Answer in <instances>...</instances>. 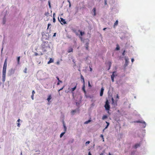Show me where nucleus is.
I'll list each match as a JSON object with an SVG mask.
<instances>
[{
    "mask_svg": "<svg viewBox=\"0 0 155 155\" xmlns=\"http://www.w3.org/2000/svg\"><path fill=\"white\" fill-rule=\"evenodd\" d=\"M42 41L43 43L42 45L43 50L44 51H47L48 49V34L46 33L45 34L44 32L42 33Z\"/></svg>",
    "mask_w": 155,
    "mask_h": 155,
    "instance_id": "f257e3e1",
    "label": "nucleus"
},
{
    "mask_svg": "<svg viewBox=\"0 0 155 155\" xmlns=\"http://www.w3.org/2000/svg\"><path fill=\"white\" fill-rule=\"evenodd\" d=\"M7 65V59H6L5 60V62L3 65L2 70V81L3 82H4L5 80L6 72Z\"/></svg>",
    "mask_w": 155,
    "mask_h": 155,
    "instance_id": "f03ea898",
    "label": "nucleus"
},
{
    "mask_svg": "<svg viewBox=\"0 0 155 155\" xmlns=\"http://www.w3.org/2000/svg\"><path fill=\"white\" fill-rule=\"evenodd\" d=\"M104 107L106 110H109L110 109V106L109 104V102L107 100L106 101Z\"/></svg>",
    "mask_w": 155,
    "mask_h": 155,
    "instance_id": "7ed1b4c3",
    "label": "nucleus"
},
{
    "mask_svg": "<svg viewBox=\"0 0 155 155\" xmlns=\"http://www.w3.org/2000/svg\"><path fill=\"white\" fill-rule=\"evenodd\" d=\"M14 73V70L12 68H11L9 69L8 71V76H10L12 74H13Z\"/></svg>",
    "mask_w": 155,
    "mask_h": 155,
    "instance_id": "20e7f679",
    "label": "nucleus"
},
{
    "mask_svg": "<svg viewBox=\"0 0 155 155\" xmlns=\"http://www.w3.org/2000/svg\"><path fill=\"white\" fill-rule=\"evenodd\" d=\"M77 86V84L75 85L74 87H73L71 89L68 88V90H69V91H71L72 94H74L73 91L76 89Z\"/></svg>",
    "mask_w": 155,
    "mask_h": 155,
    "instance_id": "39448f33",
    "label": "nucleus"
},
{
    "mask_svg": "<svg viewBox=\"0 0 155 155\" xmlns=\"http://www.w3.org/2000/svg\"><path fill=\"white\" fill-rule=\"evenodd\" d=\"M112 105L114 106H116L117 105V102L118 101V100H116L115 101L114 100V98H112Z\"/></svg>",
    "mask_w": 155,
    "mask_h": 155,
    "instance_id": "423d86ee",
    "label": "nucleus"
},
{
    "mask_svg": "<svg viewBox=\"0 0 155 155\" xmlns=\"http://www.w3.org/2000/svg\"><path fill=\"white\" fill-rule=\"evenodd\" d=\"M82 90L84 91V94L85 95H86V91L85 90V83L84 84H83V85L82 88Z\"/></svg>",
    "mask_w": 155,
    "mask_h": 155,
    "instance_id": "0eeeda50",
    "label": "nucleus"
},
{
    "mask_svg": "<svg viewBox=\"0 0 155 155\" xmlns=\"http://www.w3.org/2000/svg\"><path fill=\"white\" fill-rule=\"evenodd\" d=\"M115 73V72H113L111 76V80H112V81L113 82H114V77H115V75H114V73Z\"/></svg>",
    "mask_w": 155,
    "mask_h": 155,
    "instance_id": "6e6552de",
    "label": "nucleus"
},
{
    "mask_svg": "<svg viewBox=\"0 0 155 155\" xmlns=\"http://www.w3.org/2000/svg\"><path fill=\"white\" fill-rule=\"evenodd\" d=\"M60 19H61V20L60 21L61 22H62L64 24H66V21H65V20L63 18H61Z\"/></svg>",
    "mask_w": 155,
    "mask_h": 155,
    "instance_id": "1a4fd4ad",
    "label": "nucleus"
},
{
    "mask_svg": "<svg viewBox=\"0 0 155 155\" xmlns=\"http://www.w3.org/2000/svg\"><path fill=\"white\" fill-rule=\"evenodd\" d=\"M81 81L84 84L85 83L84 78L81 74Z\"/></svg>",
    "mask_w": 155,
    "mask_h": 155,
    "instance_id": "9d476101",
    "label": "nucleus"
},
{
    "mask_svg": "<svg viewBox=\"0 0 155 155\" xmlns=\"http://www.w3.org/2000/svg\"><path fill=\"white\" fill-rule=\"evenodd\" d=\"M92 11H93V12L94 13L93 16H94L96 15V8L95 7L93 8L92 10Z\"/></svg>",
    "mask_w": 155,
    "mask_h": 155,
    "instance_id": "9b49d317",
    "label": "nucleus"
},
{
    "mask_svg": "<svg viewBox=\"0 0 155 155\" xmlns=\"http://www.w3.org/2000/svg\"><path fill=\"white\" fill-rule=\"evenodd\" d=\"M63 127L64 128V132H65V133L67 130V127H66L65 126V123L64 121H63Z\"/></svg>",
    "mask_w": 155,
    "mask_h": 155,
    "instance_id": "f8f14e48",
    "label": "nucleus"
},
{
    "mask_svg": "<svg viewBox=\"0 0 155 155\" xmlns=\"http://www.w3.org/2000/svg\"><path fill=\"white\" fill-rule=\"evenodd\" d=\"M140 146V143H137L134 146V148L135 149L137 148L138 147H139Z\"/></svg>",
    "mask_w": 155,
    "mask_h": 155,
    "instance_id": "ddd939ff",
    "label": "nucleus"
},
{
    "mask_svg": "<svg viewBox=\"0 0 155 155\" xmlns=\"http://www.w3.org/2000/svg\"><path fill=\"white\" fill-rule=\"evenodd\" d=\"M89 43L88 42L86 43L85 44V47L86 48V49L87 50H88V47H89Z\"/></svg>",
    "mask_w": 155,
    "mask_h": 155,
    "instance_id": "4468645a",
    "label": "nucleus"
},
{
    "mask_svg": "<svg viewBox=\"0 0 155 155\" xmlns=\"http://www.w3.org/2000/svg\"><path fill=\"white\" fill-rule=\"evenodd\" d=\"M118 24V21L116 20L115 22L114 23V27H115L116 26H117Z\"/></svg>",
    "mask_w": 155,
    "mask_h": 155,
    "instance_id": "2eb2a0df",
    "label": "nucleus"
},
{
    "mask_svg": "<svg viewBox=\"0 0 155 155\" xmlns=\"http://www.w3.org/2000/svg\"><path fill=\"white\" fill-rule=\"evenodd\" d=\"M73 51V49L72 48H70L68 49V53H70Z\"/></svg>",
    "mask_w": 155,
    "mask_h": 155,
    "instance_id": "dca6fc26",
    "label": "nucleus"
},
{
    "mask_svg": "<svg viewBox=\"0 0 155 155\" xmlns=\"http://www.w3.org/2000/svg\"><path fill=\"white\" fill-rule=\"evenodd\" d=\"M79 31L80 32V35L81 36L83 35L84 34V32H82L80 30Z\"/></svg>",
    "mask_w": 155,
    "mask_h": 155,
    "instance_id": "f3484780",
    "label": "nucleus"
},
{
    "mask_svg": "<svg viewBox=\"0 0 155 155\" xmlns=\"http://www.w3.org/2000/svg\"><path fill=\"white\" fill-rule=\"evenodd\" d=\"M107 118V116L106 115H104L103 116L102 119L103 120H104Z\"/></svg>",
    "mask_w": 155,
    "mask_h": 155,
    "instance_id": "a211bd4d",
    "label": "nucleus"
},
{
    "mask_svg": "<svg viewBox=\"0 0 155 155\" xmlns=\"http://www.w3.org/2000/svg\"><path fill=\"white\" fill-rule=\"evenodd\" d=\"M20 60V57H18L17 58V62H18V64H19Z\"/></svg>",
    "mask_w": 155,
    "mask_h": 155,
    "instance_id": "6ab92c4d",
    "label": "nucleus"
},
{
    "mask_svg": "<svg viewBox=\"0 0 155 155\" xmlns=\"http://www.w3.org/2000/svg\"><path fill=\"white\" fill-rule=\"evenodd\" d=\"M116 49L117 50H118L120 49V47H119L118 45H117V47L116 48Z\"/></svg>",
    "mask_w": 155,
    "mask_h": 155,
    "instance_id": "aec40b11",
    "label": "nucleus"
},
{
    "mask_svg": "<svg viewBox=\"0 0 155 155\" xmlns=\"http://www.w3.org/2000/svg\"><path fill=\"white\" fill-rule=\"evenodd\" d=\"M54 60L51 58L49 60V63L53 62Z\"/></svg>",
    "mask_w": 155,
    "mask_h": 155,
    "instance_id": "412c9836",
    "label": "nucleus"
},
{
    "mask_svg": "<svg viewBox=\"0 0 155 155\" xmlns=\"http://www.w3.org/2000/svg\"><path fill=\"white\" fill-rule=\"evenodd\" d=\"M65 133V132L62 133L60 135V137L61 138Z\"/></svg>",
    "mask_w": 155,
    "mask_h": 155,
    "instance_id": "4be33fe9",
    "label": "nucleus"
},
{
    "mask_svg": "<svg viewBox=\"0 0 155 155\" xmlns=\"http://www.w3.org/2000/svg\"><path fill=\"white\" fill-rule=\"evenodd\" d=\"M91 121V120H88L87 121H85L84 123V124H87L88 123Z\"/></svg>",
    "mask_w": 155,
    "mask_h": 155,
    "instance_id": "5701e85b",
    "label": "nucleus"
},
{
    "mask_svg": "<svg viewBox=\"0 0 155 155\" xmlns=\"http://www.w3.org/2000/svg\"><path fill=\"white\" fill-rule=\"evenodd\" d=\"M76 112V110H72L71 111V114H72V115H73L74 114V113Z\"/></svg>",
    "mask_w": 155,
    "mask_h": 155,
    "instance_id": "b1692460",
    "label": "nucleus"
},
{
    "mask_svg": "<svg viewBox=\"0 0 155 155\" xmlns=\"http://www.w3.org/2000/svg\"><path fill=\"white\" fill-rule=\"evenodd\" d=\"M125 61H126V62H125V65H127V64L128 63V61L127 59H126Z\"/></svg>",
    "mask_w": 155,
    "mask_h": 155,
    "instance_id": "393cba45",
    "label": "nucleus"
},
{
    "mask_svg": "<svg viewBox=\"0 0 155 155\" xmlns=\"http://www.w3.org/2000/svg\"><path fill=\"white\" fill-rule=\"evenodd\" d=\"M67 1H68V2L69 3V7H70L71 6V2H70V0H67Z\"/></svg>",
    "mask_w": 155,
    "mask_h": 155,
    "instance_id": "a878e982",
    "label": "nucleus"
},
{
    "mask_svg": "<svg viewBox=\"0 0 155 155\" xmlns=\"http://www.w3.org/2000/svg\"><path fill=\"white\" fill-rule=\"evenodd\" d=\"M103 92L101 91L100 95L101 96H102L103 95Z\"/></svg>",
    "mask_w": 155,
    "mask_h": 155,
    "instance_id": "bb28decb",
    "label": "nucleus"
},
{
    "mask_svg": "<svg viewBox=\"0 0 155 155\" xmlns=\"http://www.w3.org/2000/svg\"><path fill=\"white\" fill-rule=\"evenodd\" d=\"M109 68L108 69V70L109 69H110V66H111V62H109Z\"/></svg>",
    "mask_w": 155,
    "mask_h": 155,
    "instance_id": "cd10ccee",
    "label": "nucleus"
},
{
    "mask_svg": "<svg viewBox=\"0 0 155 155\" xmlns=\"http://www.w3.org/2000/svg\"><path fill=\"white\" fill-rule=\"evenodd\" d=\"M64 86H63V87H62L61 88V89H60L59 90H58V91H59V92L60 91H61V90H62L63 89V88H64Z\"/></svg>",
    "mask_w": 155,
    "mask_h": 155,
    "instance_id": "c85d7f7f",
    "label": "nucleus"
},
{
    "mask_svg": "<svg viewBox=\"0 0 155 155\" xmlns=\"http://www.w3.org/2000/svg\"><path fill=\"white\" fill-rule=\"evenodd\" d=\"M104 4L105 5H106L107 4V0H104Z\"/></svg>",
    "mask_w": 155,
    "mask_h": 155,
    "instance_id": "c756f323",
    "label": "nucleus"
},
{
    "mask_svg": "<svg viewBox=\"0 0 155 155\" xmlns=\"http://www.w3.org/2000/svg\"><path fill=\"white\" fill-rule=\"evenodd\" d=\"M48 12H47V13H46L45 14V16H46L47 17H48Z\"/></svg>",
    "mask_w": 155,
    "mask_h": 155,
    "instance_id": "7c9ffc66",
    "label": "nucleus"
},
{
    "mask_svg": "<svg viewBox=\"0 0 155 155\" xmlns=\"http://www.w3.org/2000/svg\"><path fill=\"white\" fill-rule=\"evenodd\" d=\"M89 143H90V141H87L86 142V144L87 145V144H89Z\"/></svg>",
    "mask_w": 155,
    "mask_h": 155,
    "instance_id": "2f4dec72",
    "label": "nucleus"
},
{
    "mask_svg": "<svg viewBox=\"0 0 155 155\" xmlns=\"http://www.w3.org/2000/svg\"><path fill=\"white\" fill-rule=\"evenodd\" d=\"M56 20L54 17L53 18V21L54 22H55Z\"/></svg>",
    "mask_w": 155,
    "mask_h": 155,
    "instance_id": "473e14b6",
    "label": "nucleus"
},
{
    "mask_svg": "<svg viewBox=\"0 0 155 155\" xmlns=\"http://www.w3.org/2000/svg\"><path fill=\"white\" fill-rule=\"evenodd\" d=\"M35 91H34V90H33V91H32V95H34V94H35Z\"/></svg>",
    "mask_w": 155,
    "mask_h": 155,
    "instance_id": "72a5a7b5",
    "label": "nucleus"
},
{
    "mask_svg": "<svg viewBox=\"0 0 155 155\" xmlns=\"http://www.w3.org/2000/svg\"><path fill=\"white\" fill-rule=\"evenodd\" d=\"M100 137H101L102 139H103L104 136L103 134H101L100 135Z\"/></svg>",
    "mask_w": 155,
    "mask_h": 155,
    "instance_id": "f704fd0d",
    "label": "nucleus"
},
{
    "mask_svg": "<svg viewBox=\"0 0 155 155\" xmlns=\"http://www.w3.org/2000/svg\"><path fill=\"white\" fill-rule=\"evenodd\" d=\"M51 95H49V101L51 99Z\"/></svg>",
    "mask_w": 155,
    "mask_h": 155,
    "instance_id": "c9c22d12",
    "label": "nucleus"
},
{
    "mask_svg": "<svg viewBox=\"0 0 155 155\" xmlns=\"http://www.w3.org/2000/svg\"><path fill=\"white\" fill-rule=\"evenodd\" d=\"M104 89L103 88V87H102L101 89V91L104 92Z\"/></svg>",
    "mask_w": 155,
    "mask_h": 155,
    "instance_id": "e433bc0d",
    "label": "nucleus"
},
{
    "mask_svg": "<svg viewBox=\"0 0 155 155\" xmlns=\"http://www.w3.org/2000/svg\"><path fill=\"white\" fill-rule=\"evenodd\" d=\"M31 98L32 100L34 99V95H32L31 96Z\"/></svg>",
    "mask_w": 155,
    "mask_h": 155,
    "instance_id": "4c0bfd02",
    "label": "nucleus"
},
{
    "mask_svg": "<svg viewBox=\"0 0 155 155\" xmlns=\"http://www.w3.org/2000/svg\"><path fill=\"white\" fill-rule=\"evenodd\" d=\"M5 18H4V19H3V24H5Z\"/></svg>",
    "mask_w": 155,
    "mask_h": 155,
    "instance_id": "58836bf2",
    "label": "nucleus"
},
{
    "mask_svg": "<svg viewBox=\"0 0 155 155\" xmlns=\"http://www.w3.org/2000/svg\"><path fill=\"white\" fill-rule=\"evenodd\" d=\"M17 126L19 127H20V124L19 123H17Z\"/></svg>",
    "mask_w": 155,
    "mask_h": 155,
    "instance_id": "ea45409f",
    "label": "nucleus"
},
{
    "mask_svg": "<svg viewBox=\"0 0 155 155\" xmlns=\"http://www.w3.org/2000/svg\"><path fill=\"white\" fill-rule=\"evenodd\" d=\"M116 98L117 99H119V96L118 95V94H117V96H116Z\"/></svg>",
    "mask_w": 155,
    "mask_h": 155,
    "instance_id": "a19ab883",
    "label": "nucleus"
},
{
    "mask_svg": "<svg viewBox=\"0 0 155 155\" xmlns=\"http://www.w3.org/2000/svg\"><path fill=\"white\" fill-rule=\"evenodd\" d=\"M125 51H124L123 53V55H124L125 54Z\"/></svg>",
    "mask_w": 155,
    "mask_h": 155,
    "instance_id": "79ce46f5",
    "label": "nucleus"
},
{
    "mask_svg": "<svg viewBox=\"0 0 155 155\" xmlns=\"http://www.w3.org/2000/svg\"><path fill=\"white\" fill-rule=\"evenodd\" d=\"M90 71H92V68H91L90 66Z\"/></svg>",
    "mask_w": 155,
    "mask_h": 155,
    "instance_id": "37998d69",
    "label": "nucleus"
},
{
    "mask_svg": "<svg viewBox=\"0 0 155 155\" xmlns=\"http://www.w3.org/2000/svg\"><path fill=\"white\" fill-rule=\"evenodd\" d=\"M88 86H89V87H91V84H90L89 81L88 82Z\"/></svg>",
    "mask_w": 155,
    "mask_h": 155,
    "instance_id": "c03bdc74",
    "label": "nucleus"
},
{
    "mask_svg": "<svg viewBox=\"0 0 155 155\" xmlns=\"http://www.w3.org/2000/svg\"><path fill=\"white\" fill-rule=\"evenodd\" d=\"M56 33H54V35H53V37L55 36L56 35Z\"/></svg>",
    "mask_w": 155,
    "mask_h": 155,
    "instance_id": "a18cd8bd",
    "label": "nucleus"
},
{
    "mask_svg": "<svg viewBox=\"0 0 155 155\" xmlns=\"http://www.w3.org/2000/svg\"><path fill=\"white\" fill-rule=\"evenodd\" d=\"M134 61V60L133 58H132L131 59V61H132V62H133Z\"/></svg>",
    "mask_w": 155,
    "mask_h": 155,
    "instance_id": "49530a36",
    "label": "nucleus"
},
{
    "mask_svg": "<svg viewBox=\"0 0 155 155\" xmlns=\"http://www.w3.org/2000/svg\"><path fill=\"white\" fill-rule=\"evenodd\" d=\"M109 126L108 125H107L106 126V127H105V128H104V129H107L108 127V126Z\"/></svg>",
    "mask_w": 155,
    "mask_h": 155,
    "instance_id": "de8ad7c7",
    "label": "nucleus"
},
{
    "mask_svg": "<svg viewBox=\"0 0 155 155\" xmlns=\"http://www.w3.org/2000/svg\"><path fill=\"white\" fill-rule=\"evenodd\" d=\"M106 123L107 124V125H108L109 126V123L107 121H106Z\"/></svg>",
    "mask_w": 155,
    "mask_h": 155,
    "instance_id": "09e8293b",
    "label": "nucleus"
},
{
    "mask_svg": "<svg viewBox=\"0 0 155 155\" xmlns=\"http://www.w3.org/2000/svg\"><path fill=\"white\" fill-rule=\"evenodd\" d=\"M88 155H91V154L90 152H89L88 153Z\"/></svg>",
    "mask_w": 155,
    "mask_h": 155,
    "instance_id": "8fccbe9b",
    "label": "nucleus"
},
{
    "mask_svg": "<svg viewBox=\"0 0 155 155\" xmlns=\"http://www.w3.org/2000/svg\"><path fill=\"white\" fill-rule=\"evenodd\" d=\"M57 64H59V61H57Z\"/></svg>",
    "mask_w": 155,
    "mask_h": 155,
    "instance_id": "3c124183",
    "label": "nucleus"
},
{
    "mask_svg": "<svg viewBox=\"0 0 155 155\" xmlns=\"http://www.w3.org/2000/svg\"><path fill=\"white\" fill-rule=\"evenodd\" d=\"M35 56H37V55H38V54L37 53H35Z\"/></svg>",
    "mask_w": 155,
    "mask_h": 155,
    "instance_id": "603ef678",
    "label": "nucleus"
},
{
    "mask_svg": "<svg viewBox=\"0 0 155 155\" xmlns=\"http://www.w3.org/2000/svg\"><path fill=\"white\" fill-rule=\"evenodd\" d=\"M58 82H59H59H61V83H62V81H60L59 80H58Z\"/></svg>",
    "mask_w": 155,
    "mask_h": 155,
    "instance_id": "864d4df0",
    "label": "nucleus"
},
{
    "mask_svg": "<svg viewBox=\"0 0 155 155\" xmlns=\"http://www.w3.org/2000/svg\"><path fill=\"white\" fill-rule=\"evenodd\" d=\"M107 28H104L103 29V30L104 31L106 30V29Z\"/></svg>",
    "mask_w": 155,
    "mask_h": 155,
    "instance_id": "5fc2aeb1",
    "label": "nucleus"
},
{
    "mask_svg": "<svg viewBox=\"0 0 155 155\" xmlns=\"http://www.w3.org/2000/svg\"><path fill=\"white\" fill-rule=\"evenodd\" d=\"M48 29V24L47 25V29Z\"/></svg>",
    "mask_w": 155,
    "mask_h": 155,
    "instance_id": "6e6d98bb",
    "label": "nucleus"
},
{
    "mask_svg": "<svg viewBox=\"0 0 155 155\" xmlns=\"http://www.w3.org/2000/svg\"><path fill=\"white\" fill-rule=\"evenodd\" d=\"M20 119H18V120H17V122H19L20 121Z\"/></svg>",
    "mask_w": 155,
    "mask_h": 155,
    "instance_id": "4d7b16f0",
    "label": "nucleus"
},
{
    "mask_svg": "<svg viewBox=\"0 0 155 155\" xmlns=\"http://www.w3.org/2000/svg\"><path fill=\"white\" fill-rule=\"evenodd\" d=\"M56 78H57V79L58 80H59V78H58V77H56Z\"/></svg>",
    "mask_w": 155,
    "mask_h": 155,
    "instance_id": "13d9d810",
    "label": "nucleus"
},
{
    "mask_svg": "<svg viewBox=\"0 0 155 155\" xmlns=\"http://www.w3.org/2000/svg\"><path fill=\"white\" fill-rule=\"evenodd\" d=\"M26 70H27V69H26V68H25V73H26Z\"/></svg>",
    "mask_w": 155,
    "mask_h": 155,
    "instance_id": "bf43d9fd",
    "label": "nucleus"
},
{
    "mask_svg": "<svg viewBox=\"0 0 155 155\" xmlns=\"http://www.w3.org/2000/svg\"><path fill=\"white\" fill-rule=\"evenodd\" d=\"M49 7H51L50 4V2H49Z\"/></svg>",
    "mask_w": 155,
    "mask_h": 155,
    "instance_id": "052dcab7",
    "label": "nucleus"
},
{
    "mask_svg": "<svg viewBox=\"0 0 155 155\" xmlns=\"http://www.w3.org/2000/svg\"><path fill=\"white\" fill-rule=\"evenodd\" d=\"M47 100L48 101V97L47 99Z\"/></svg>",
    "mask_w": 155,
    "mask_h": 155,
    "instance_id": "680f3d73",
    "label": "nucleus"
},
{
    "mask_svg": "<svg viewBox=\"0 0 155 155\" xmlns=\"http://www.w3.org/2000/svg\"><path fill=\"white\" fill-rule=\"evenodd\" d=\"M60 84V83H59V82H58L57 84V85H59Z\"/></svg>",
    "mask_w": 155,
    "mask_h": 155,
    "instance_id": "e2e57ef3",
    "label": "nucleus"
},
{
    "mask_svg": "<svg viewBox=\"0 0 155 155\" xmlns=\"http://www.w3.org/2000/svg\"><path fill=\"white\" fill-rule=\"evenodd\" d=\"M100 155H103V153H101L100 154Z\"/></svg>",
    "mask_w": 155,
    "mask_h": 155,
    "instance_id": "0e129e2a",
    "label": "nucleus"
},
{
    "mask_svg": "<svg viewBox=\"0 0 155 155\" xmlns=\"http://www.w3.org/2000/svg\"><path fill=\"white\" fill-rule=\"evenodd\" d=\"M102 140H103V141H104V138L103 137V139H102Z\"/></svg>",
    "mask_w": 155,
    "mask_h": 155,
    "instance_id": "69168bd1",
    "label": "nucleus"
},
{
    "mask_svg": "<svg viewBox=\"0 0 155 155\" xmlns=\"http://www.w3.org/2000/svg\"><path fill=\"white\" fill-rule=\"evenodd\" d=\"M105 129H103V132H104V131Z\"/></svg>",
    "mask_w": 155,
    "mask_h": 155,
    "instance_id": "338daca9",
    "label": "nucleus"
},
{
    "mask_svg": "<svg viewBox=\"0 0 155 155\" xmlns=\"http://www.w3.org/2000/svg\"><path fill=\"white\" fill-rule=\"evenodd\" d=\"M48 18H47V19H46V21H48Z\"/></svg>",
    "mask_w": 155,
    "mask_h": 155,
    "instance_id": "774afa93",
    "label": "nucleus"
}]
</instances>
